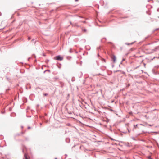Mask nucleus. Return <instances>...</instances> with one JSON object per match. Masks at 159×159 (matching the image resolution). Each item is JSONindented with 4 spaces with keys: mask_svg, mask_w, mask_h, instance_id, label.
Returning <instances> with one entry per match:
<instances>
[{
    "mask_svg": "<svg viewBox=\"0 0 159 159\" xmlns=\"http://www.w3.org/2000/svg\"><path fill=\"white\" fill-rule=\"evenodd\" d=\"M54 59L56 60L59 61H61L63 59V58L59 56L55 57Z\"/></svg>",
    "mask_w": 159,
    "mask_h": 159,
    "instance_id": "f257e3e1",
    "label": "nucleus"
},
{
    "mask_svg": "<svg viewBox=\"0 0 159 159\" xmlns=\"http://www.w3.org/2000/svg\"><path fill=\"white\" fill-rule=\"evenodd\" d=\"M111 58L112 59L113 62H115L116 60V57L115 56L112 55L111 56Z\"/></svg>",
    "mask_w": 159,
    "mask_h": 159,
    "instance_id": "f03ea898",
    "label": "nucleus"
},
{
    "mask_svg": "<svg viewBox=\"0 0 159 159\" xmlns=\"http://www.w3.org/2000/svg\"><path fill=\"white\" fill-rule=\"evenodd\" d=\"M24 157L25 158V159H30L29 157L27 156L26 154H25L24 155Z\"/></svg>",
    "mask_w": 159,
    "mask_h": 159,
    "instance_id": "7ed1b4c3",
    "label": "nucleus"
},
{
    "mask_svg": "<svg viewBox=\"0 0 159 159\" xmlns=\"http://www.w3.org/2000/svg\"><path fill=\"white\" fill-rule=\"evenodd\" d=\"M147 157L148 158V159H152L150 156H148Z\"/></svg>",
    "mask_w": 159,
    "mask_h": 159,
    "instance_id": "20e7f679",
    "label": "nucleus"
},
{
    "mask_svg": "<svg viewBox=\"0 0 159 159\" xmlns=\"http://www.w3.org/2000/svg\"><path fill=\"white\" fill-rule=\"evenodd\" d=\"M137 126H138V125H134V128L135 129L137 128Z\"/></svg>",
    "mask_w": 159,
    "mask_h": 159,
    "instance_id": "39448f33",
    "label": "nucleus"
},
{
    "mask_svg": "<svg viewBox=\"0 0 159 159\" xmlns=\"http://www.w3.org/2000/svg\"><path fill=\"white\" fill-rule=\"evenodd\" d=\"M43 95L45 96H46L48 95V94L47 93H44L43 94Z\"/></svg>",
    "mask_w": 159,
    "mask_h": 159,
    "instance_id": "423d86ee",
    "label": "nucleus"
},
{
    "mask_svg": "<svg viewBox=\"0 0 159 159\" xmlns=\"http://www.w3.org/2000/svg\"><path fill=\"white\" fill-rule=\"evenodd\" d=\"M83 30L84 32H85L86 31H87V30L86 29H84V30Z\"/></svg>",
    "mask_w": 159,
    "mask_h": 159,
    "instance_id": "0eeeda50",
    "label": "nucleus"
},
{
    "mask_svg": "<svg viewBox=\"0 0 159 159\" xmlns=\"http://www.w3.org/2000/svg\"><path fill=\"white\" fill-rule=\"evenodd\" d=\"M31 39V38L30 37H28V39L29 40H30Z\"/></svg>",
    "mask_w": 159,
    "mask_h": 159,
    "instance_id": "6e6552de",
    "label": "nucleus"
},
{
    "mask_svg": "<svg viewBox=\"0 0 159 159\" xmlns=\"http://www.w3.org/2000/svg\"><path fill=\"white\" fill-rule=\"evenodd\" d=\"M75 1L76 2H77L78 1V0H75Z\"/></svg>",
    "mask_w": 159,
    "mask_h": 159,
    "instance_id": "1a4fd4ad",
    "label": "nucleus"
}]
</instances>
